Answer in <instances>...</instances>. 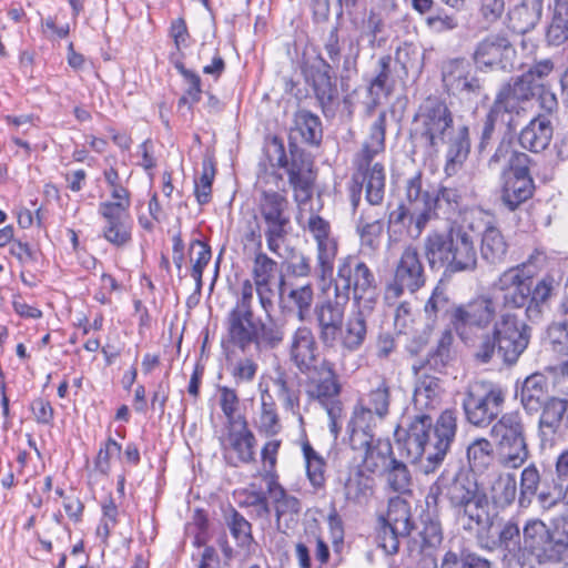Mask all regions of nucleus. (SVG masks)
I'll return each mask as SVG.
<instances>
[{"instance_id": "ea45409f", "label": "nucleus", "mask_w": 568, "mask_h": 568, "mask_svg": "<svg viewBox=\"0 0 568 568\" xmlns=\"http://www.w3.org/2000/svg\"><path fill=\"white\" fill-rule=\"evenodd\" d=\"M458 304L454 303L447 288L442 284V282L437 283L424 305L427 325L433 327L439 321H444L446 318H448L452 324V316Z\"/></svg>"}, {"instance_id": "3c124183", "label": "nucleus", "mask_w": 568, "mask_h": 568, "mask_svg": "<svg viewBox=\"0 0 568 568\" xmlns=\"http://www.w3.org/2000/svg\"><path fill=\"white\" fill-rule=\"evenodd\" d=\"M375 479L363 469H357L344 485L346 500L355 505H366L374 494Z\"/></svg>"}, {"instance_id": "13d9d810", "label": "nucleus", "mask_w": 568, "mask_h": 568, "mask_svg": "<svg viewBox=\"0 0 568 568\" xmlns=\"http://www.w3.org/2000/svg\"><path fill=\"white\" fill-rule=\"evenodd\" d=\"M442 388L440 381L430 374L423 373L414 392L415 408L422 410L429 407L434 408L439 402Z\"/></svg>"}, {"instance_id": "6e6552de", "label": "nucleus", "mask_w": 568, "mask_h": 568, "mask_svg": "<svg viewBox=\"0 0 568 568\" xmlns=\"http://www.w3.org/2000/svg\"><path fill=\"white\" fill-rule=\"evenodd\" d=\"M489 435L495 443L498 460L504 467L518 468L528 459L525 425L519 412L503 414L493 424Z\"/></svg>"}, {"instance_id": "7c9ffc66", "label": "nucleus", "mask_w": 568, "mask_h": 568, "mask_svg": "<svg viewBox=\"0 0 568 568\" xmlns=\"http://www.w3.org/2000/svg\"><path fill=\"white\" fill-rule=\"evenodd\" d=\"M318 346L311 328L298 327L290 343V359L302 374L311 372L317 358Z\"/></svg>"}, {"instance_id": "4468645a", "label": "nucleus", "mask_w": 568, "mask_h": 568, "mask_svg": "<svg viewBox=\"0 0 568 568\" xmlns=\"http://www.w3.org/2000/svg\"><path fill=\"white\" fill-rule=\"evenodd\" d=\"M499 316V311L490 295H480L476 298L458 304L452 316V328L458 337L468 344L473 342L475 331L487 329Z\"/></svg>"}, {"instance_id": "39448f33", "label": "nucleus", "mask_w": 568, "mask_h": 568, "mask_svg": "<svg viewBox=\"0 0 568 568\" xmlns=\"http://www.w3.org/2000/svg\"><path fill=\"white\" fill-rule=\"evenodd\" d=\"M454 128V114L446 101L429 95L418 106L409 130L412 153L425 160L438 155Z\"/></svg>"}, {"instance_id": "5fc2aeb1", "label": "nucleus", "mask_w": 568, "mask_h": 568, "mask_svg": "<svg viewBox=\"0 0 568 568\" xmlns=\"http://www.w3.org/2000/svg\"><path fill=\"white\" fill-rule=\"evenodd\" d=\"M559 318L549 324L547 336L557 353L568 354V295H564L558 308Z\"/></svg>"}, {"instance_id": "ddd939ff", "label": "nucleus", "mask_w": 568, "mask_h": 568, "mask_svg": "<svg viewBox=\"0 0 568 568\" xmlns=\"http://www.w3.org/2000/svg\"><path fill=\"white\" fill-rule=\"evenodd\" d=\"M355 171L348 184V195L353 212L361 204L362 192L372 206H379L385 199L386 172L384 164L373 161L354 160Z\"/></svg>"}, {"instance_id": "09e8293b", "label": "nucleus", "mask_w": 568, "mask_h": 568, "mask_svg": "<svg viewBox=\"0 0 568 568\" xmlns=\"http://www.w3.org/2000/svg\"><path fill=\"white\" fill-rule=\"evenodd\" d=\"M517 496V481L513 474L500 475L496 478L491 486L489 498V510L506 509L515 501Z\"/></svg>"}, {"instance_id": "a878e982", "label": "nucleus", "mask_w": 568, "mask_h": 568, "mask_svg": "<svg viewBox=\"0 0 568 568\" xmlns=\"http://www.w3.org/2000/svg\"><path fill=\"white\" fill-rule=\"evenodd\" d=\"M442 80L445 89L453 94L479 95L480 80L475 75L471 63L465 58L450 59L443 64Z\"/></svg>"}, {"instance_id": "603ef678", "label": "nucleus", "mask_w": 568, "mask_h": 568, "mask_svg": "<svg viewBox=\"0 0 568 568\" xmlns=\"http://www.w3.org/2000/svg\"><path fill=\"white\" fill-rule=\"evenodd\" d=\"M385 135L386 113L383 111L372 124L369 135L363 143L361 151L356 154L355 160L374 161L379 153L385 151Z\"/></svg>"}, {"instance_id": "4d7b16f0", "label": "nucleus", "mask_w": 568, "mask_h": 568, "mask_svg": "<svg viewBox=\"0 0 568 568\" xmlns=\"http://www.w3.org/2000/svg\"><path fill=\"white\" fill-rule=\"evenodd\" d=\"M376 425V414L372 408L358 403L353 410L348 427L351 428L349 443L355 444V439L363 440L368 437H375L373 429Z\"/></svg>"}, {"instance_id": "c9c22d12", "label": "nucleus", "mask_w": 568, "mask_h": 568, "mask_svg": "<svg viewBox=\"0 0 568 568\" xmlns=\"http://www.w3.org/2000/svg\"><path fill=\"white\" fill-rule=\"evenodd\" d=\"M448 233L445 230H432L423 240L422 252L433 272L443 271L448 275Z\"/></svg>"}, {"instance_id": "0eeeda50", "label": "nucleus", "mask_w": 568, "mask_h": 568, "mask_svg": "<svg viewBox=\"0 0 568 568\" xmlns=\"http://www.w3.org/2000/svg\"><path fill=\"white\" fill-rule=\"evenodd\" d=\"M255 220L268 250L278 254L281 243L292 231L291 205L286 196L276 191H261L256 199Z\"/></svg>"}, {"instance_id": "9b49d317", "label": "nucleus", "mask_w": 568, "mask_h": 568, "mask_svg": "<svg viewBox=\"0 0 568 568\" xmlns=\"http://www.w3.org/2000/svg\"><path fill=\"white\" fill-rule=\"evenodd\" d=\"M504 403L505 393L500 386L487 381H476L468 385L462 405L469 424L487 427L497 419Z\"/></svg>"}, {"instance_id": "f257e3e1", "label": "nucleus", "mask_w": 568, "mask_h": 568, "mask_svg": "<svg viewBox=\"0 0 568 568\" xmlns=\"http://www.w3.org/2000/svg\"><path fill=\"white\" fill-rule=\"evenodd\" d=\"M427 498L446 503L466 532L488 536L497 524L498 513L489 510L488 493L464 467L445 468L430 486Z\"/></svg>"}, {"instance_id": "473e14b6", "label": "nucleus", "mask_w": 568, "mask_h": 568, "mask_svg": "<svg viewBox=\"0 0 568 568\" xmlns=\"http://www.w3.org/2000/svg\"><path fill=\"white\" fill-rule=\"evenodd\" d=\"M538 420V437L542 447L554 446L561 435V425L566 408L564 398L552 397L540 410Z\"/></svg>"}, {"instance_id": "5701e85b", "label": "nucleus", "mask_w": 568, "mask_h": 568, "mask_svg": "<svg viewBox=\"0 0 568 568\" xmlns=\"http://www.w3.org/2000/svg\"><path fill=\"white\" fill-rule=\"evenodd\" d=\"M306 374V394L310 399L327 405L338 398L342 385L334 363L324 358L318 365H313L311 372Z\"/></svg>"}, {"instance_id": "c85d7f7f", "label": "nucleus", "mask_w": 568, "mask_h": 568, "mask_svg": "<svg viewBox=\"0 0 568 568\" xmlns=\"http://www.w3.org/2000/svg\"><path fill=\"white\" fill-rule=\"evenodd\" d=\"M552 485L556 484L551 469H544L542 473H539L535 464L528 465L520 474L519 507H528L534 496H537L538 503L541 506V495L550 491Z\"/></svg>"}, {"instance_id": "79ce46f5", "label": "nucleus", "mask_w": 568, "mask_h": 568, "mask_svg": "<svg viewBox=\"0 0 568 568\" xmlns=\"http://www.w3.org/2000/svg\"><path fill=\"white\" fill-rule=\"evenodd\" d=\"M508 243L495 224L487 223L481 232L480 255L490 265H500L506 261Z\"/></svg>"}, {"instance_id": "49530a36", "label": "nucleus", "mask_w": 568, "mask_h": 568, "mask_svg": "<svg viewBox=\"0 0 568 568\" xmlns=\"http://www.w3.org/2000/svg\"><path fill=\"white\" fill-rule=\"evenodd\" d=\"M392 62L393 58L389 54L382 55L377 61L375 75L367 85V93L374 104L379 103L382 95L389 97L395 89Z\"/></svg>"}, {"instance_id": "7ed1b4c3", "label": "nucleus", "mask_w": 568, "mask_h": 568, "mask_svg": "<svg viewBox=\"0 0 568 568\" xmlns=\"http://www.w3.org/2000/svg\"><path fill=\"white\" fill-rule=\"evenodd\" d=\"M457 432V410L445 409L433 422L430 415L419 412L407 415L395 429L397 444L406 457L415 463L425 456L423 470L434 473L444 462Z\"/></svg>"}, {"instance_id": "69168bd1", "label": "nucleus", "mask_w": 568, "mask_h": 568, "mask_svg": "<svg viewBox=\"0 0 568 568\" xmlns=\"http://www.w3.org/2000/svg\"><path fill=\"white\" fill-rule=\"evenodd\" d=\"M409 535L410 532H403L399 527L378 521L376 542L387 555H395L399 550L400 541Z\"/></svg>"}, {"instance_id": "c756f323", "label": "nucleus", "mask_w": 568, "mask_h": 568, "mask_svg": "<svg viewBox=\"0 0 568 568\" xmlns=\"http://www.w3.org/2000/svg\"><path fill=\"white\" fill-rule=\"evenodd\" d=\"M530 75L523 73L513 82L505 83L496 94L495 100L510 113H518L519 103L536 97L541 83L532 82Z\"/></svg>"}, {"instance_id": "6ab92c4d", "label": "nucleus", "mask_w": 568, "mask_h": 568, "mask_svg": "<svg viewBox=\"0 0 568 568\" xmlns=\"http://www.w3.org/2000/svg\"><path fill=\"white\" fill-rule=\"evenodd\" d=\"M317 64L304 70L305 81L311 85L314 97L325 116L334 114V102L338 99V90L333 81V64L322 55L316 58Z\"/></svg>"}, {"instance_id": "b1692460", "label": "nucleus", "mask_w": 568, "mask_h": 568, "mask_svg": "<svg viewBox=\"0 0 568 568\" xmlns=\"http://www.w3.org/2000/svg\"><path fill=\"white\" fill-rule=\"evenodd\" d=\"M291 160H287L286 169L288 183L294 191L295 200L306 202L312 197L315 176L313 174V161L310 155L295 143H290Z\"/></svg>"}, {"instance_id": "2eb2a0df", "label": "nucleus", "mask_w": 568, "mask_h": 568, "mask_svg": "<svg viewBox=\"0 0 568 568\" xmlns=\"http://www.w3.org/2000/svg\"><path fill=\"white\" fill-rule=\"evenodd\" d=\"M376 297H369L363 305L354 306L346 321L336 331L334 347H339L343 354H353L359 351L365 344L368 335V322L372 316Z\"/></svg>"}, {"instance_id": "e433bc0d", "label": "nucleus", "mask_w": 568, "mask_h": 568, "mask_svg": "<svg viewBox=\"0 0 568 568\" xmlns=\"http://www.w3.org/2000/svg\"><path fill=\"white\" fill-rule=\"evenodd\" d=\"M554 135V122L545 116H535L521 129L518 135L520 146L532 153L548 148Z\"/></svg>"}, {"instance_id": "f704fd0d", "label": "nucleus", "mask_w": 568, "mask_h": 568, "mask_svg": "<svg viewBox=\"0 0 568 568\" xmlns=\"http://www.w3.org/2000/svg\"><path fill=\"white\" fill-rule=\"evenodd\" d=\"M454 342L452 328L442 332L436 346L428 352L426 357L413 366L415 373L423 372L427 374H445L446 368L452 361L450 348Z\"/></svg>"}, {"instance_id": "4c0bfd02", "label": "nucleus", "mask_w": 568, "mask_h": 568, "mask_svg": "<svg viewBox=\"0 0 568 568\" xmlns=\"http://www.w3.org/2000/svg\"><path fill=\"white\" fill-rule=\"evenodd\" d=\"M323 124L318 115L307 109L300 108L293 114V126L291 129V139H301V142L318 148L323 141Z\"/></svg>"}, {"instance_id": "052dcab7", "label": "nucleus", "mask_w": 568, "mask_h": 568, "mask_svg": "<svg viewBox=\"0 0 568 568\" xmlns=\"http://www.w3.org/2000/svg\"><path fill=\"white\" fill-rule=\"evenodd\" d=\"M546 38L552 45H560L568 40V0H555Z\"/></svg>"}, {"instance_id": "9d476101", "label": "nucleus", "mask_w": 568, "mask_h": 568, "mask_svg": "<svg viewBox=\"0 0 568 568\" xmlns=\"http://www.w3.org/2000/svg\"><path fill=\"white\" fill-rule=\"evenodd\" d=\"M220 405L227 418V435L223 439L225 456L237 466L248 460V429L245 408L241 409L237 395L227 387L220 388Z\"/></svg>"}, {"instance_id": "cd10ccee", "label": "nucleus", "mask_w": 568, "mask_h": 568, "mask_svg": "<svg viewBox=\"0 0 568 568\" xmlns=\"http://www.w3.org/2000/svg\"><path fill=\"white\" fill-rule=\"evenodd\" d=\"M514 52L508 38L504 34L495 33L487 36L476 45L473 59L478 67L506 69Z\"/></svg>"}, {"instance_id": "2f4dec72", "label": "nucleus", "mask_w": 568, "mask_h": 568, "mask_svg": "<svg viewBox=\"0 0 568 568\" xmlns=\"http://www.w3.org/2000/svg\"><path fill=\"white\" fill-rule=\"evenodd\" d=\"M516 396H519L524 409L529 415L539 413L554 397L549 395L547 377L540 373L526 377L519 392L516 390Z\"/></svg>"}, {"instance_id": "0e129e2a", "label": "nucleus", "mask_w": 568, "mask_h": 568, "mask_svg": "<svg viewBox=\"0 0 568 568\" xmlns=\"http://www.w3.org/2000/svg\"><path fill=\"white\" fill-rule=\"evenodd\" d=\"M386 477L388 487L395 493H406L412 485V475L407 465L394 457L381 474Z\"/></svg>"}, {"instance_id": "864d4df0", "label": "nucleus", "mask_w": 568, "mask_h": 568, "mask_svg": "<svg viewBox=\"0 0 568 568\" xmlns=\"http://www.w3.org/2000/svg\"><path fill=\"white\" fill-rule=\"evenodd\" d=\"M501 201L509 211L517 210L523 203L532 197L534 180H501Z\"/></svg>"}, {"instance_id": "423d86ee", "label": "nucleus", "mask_w": 568, "mask_h": 568, "mask_svg": "<svg viewBox=\"0 0 568 568\" xmlns=\"http://www.w3.org/2000/svg\"><path fill=\"white\" fill-rule=\"evenodd\" d=\"M530 338L531 327L517 314H503L494 322L491 332L483 335L475 357L486 364L497 353L506 365L511 366L526 351Z\"/></svg>"}, {"instance_id": "4be33fe9", "label": "nucleus", "mask_w": 568, "mask_h": 568, "mask_svg": "<svg viewBox=\"0 0 568 568\" xmlns=\"http://www.w3.org/2000/svg\"><path fill=\"white\" fill-rule=\"evenodd\" d=\"M429 221L427 214L412 211L407 204L398 203L387 213L386 226L389 243H399L406 239H418Z\"/></svg>"}, {"instance_id": "a19ab883", "label": "nucleus", "mask_w": 568, "mask_h": 568, "mask_svg": "<svg viewBox=\"0 0 568 568\" xmlns=\"http://www.w3.org/2000/svg\"><path fill=\"white\" fill-rule=\"evenodd\" d=\"M263 154L265 161L258 163L256 186L263 180L267 183L268 178L276 179L274 170L287 165L283 140L276 135L265 138Z\"/></svg>"}, {"instance_id": "de8ad7c7", "label": "nucleus", "mask_w": 568, "mask_h": 568, "mask_svg": "<svg viewBox=\"0 0 568 568\" xmlns=\"http://www.w3.org/2000/svg\"><path fill=\"white\" fill-rule=\"evenodd\" d=\"M404 192V200L399 203L407 204L408 207L416 213L427 214V220L430 222V202L433 193L424 189L423 173L420 171H417L413 176L406 179Z\"/></svg>"}, {"instance_id": "e2e57ef3", "label": "nucleus", "mask_w": 568, "mask_h": 568, "mask_svg": "<svg viewBox=\"0 0 568 568\" xmlns=\"http://www.w3.org/2000/svg\"><path fill=\"white\" fill-rule=\"evenodd\" d=\"M302 452L306 464V475L314 488H322L325 485V459L305 439L302 442Z\"/></svg>"}, {"instance_id": "8fccbe9b", "label": "nucleus", "mask_w": 568, "mask_h": 568, "mask_svg": "<svg viewBox=\"0 0 568 568\" xmlns=\"http://www.w3.org/2000/svg\"><path fill=\"white\" fill-rule=\"evenodd\" d=\"M105 220L104 239L115 246H123L131 240L129 213L99 212Z\"/></svg>"}, {"instance_id": "bf43d9fd", "label": "nucleus", "mask_w": 568, "mask_h": 568, "mask_svg": "<svg viewBox=\"0 0 568 568\" xmlns=\"http://www.w3.org/2000/svg\"><path fill=\"white\" fill-rule=\"evenodd\" d=\"M466 455L470 470L478 473L487 470L495 459L493 444L484 437L474 439L468 445Z\"/></svg>"}, {"instance_id": "393cba45", "label": "nucleus", "mask_w": 568, "mask_h": 568, "mask_svg": "<svg viewBox=\"0 0 568 568\" xmlns=\"http://www.w3.org/2000/svg\"><path fill=\"white\" fill-rule=\"evenodd\" d=\"M349 301L339 298L334 292L333 298L317 303L314 315L317 323L318 338L324 349L334 347L336 331L339 332L345 318V307Z\"/></svg>"}, {"instance_id": "f03ea898", "label": "nucleus", "mask_w": 568, "mask_h": 568, "mask_svg": "<svg viewBox=\"0 0 568 568\" xmlns=\"http://www.w3.org/2000/svg\"><path fill=\"white\" fill-rule=\"evenodd\" d=\"M500 528L497 539L493 541L513 558L529 556L539 565L559 564L568 554V517L560 516L546 525L539 518L528 519L523 527V536L516 517L509 518Z\"/></svg>"}, {"instance_id": "bb28decb", "label": "nucleus", "mask_w": 568, "mask_h": 568, "mask_svg": "<svg viewBox=\"0 0 568 568\" xmlns=\"http://www.w3.org/2000/svg\"><path fill=\"white\" fill-rule=\"evenodd\" d=\"M352 449L363 452L362 464L358 469L369 474H382L390 459L395 457L389 439L368 437L363 440L355 439Z\"/></svg>"}, {"instance_id": "a211bd4d", "label": "nucleus", "mask_w": 568, "mask_h": 568, "mask_svg": "<svg viewBox=\"0 0 568 568\" xmlns=\"http://www.w3.org/2000/svg\"><path fill=\"white\" fill-rule=\"evenodd\" d=\"M277 476L268 474L266 484H258V488H251V506L256 507L257 516L263 517L270 514L267 495L275 504V514L277 520L286 513L298 514L301 511V501L292 495H287L285 489L278 484Z\"/></svg>"}, {"instance_id": "c03bdc74", "label": "nucleus", "mask_w": 568, "mask_h": 568, "mask_svg": "<svg viewBox=\"0 0 568 568\" xmlns=\"http://www.w3.org/2000/svg\"><path fill=\"white\" fill-rule=\"evenodd\" d=\"M420 568H491V562L468 548H458L446 551L439 567L433 559L422 560Z\"/></svg>"}, {"instance_id": "774afa93", "label": "nucleus", "mask_w": 568, "mask_h": 568, "mask_svg": "<svg viewBox=\"0 0 568 568\" xmlns=\"http://www.w3.org/2000/svg\"><path fill=\"white\" fill-rule=\"evenodd\" d=\"M215 178V163L211 154H206L202 162L201 176L195 180V196L200 204H206L211 200L212 183Z\"/></svg>"}, {"instance_id": "dca6fc26", "label": "nucleus", "mask_w": 568, "mask_h": 568, "mask_svg": "<svg viewBox=\"0 0 568 568\" xmlns=\"http://www.w3.org/2000/svg\"><path fill=\"white\" fill-rule=\"evenodd\" d=\"M307 229L316 242L315 275L320 281L332 278L334 264L338 252L337 241L331 236L329 222L317 214H312Z\"/></svg>"}, {"instance_id": "680f3d73", "label": "nucleus", "mask_w": 568, "mask_h": 568, "mask_svg": "<svg viewBox=\"0 0 568 568\" xmlns=\"http://www.w3.org/2000/svg\"><path fill=\"white\" fill-rule=\"evenodd\" d=\"M383 231L384 223L381 219L368 221L361 214L356 220L355 232L359 239V244L372 252L379 247Z\"/></svg>"}, {"instance_id": "58836bf2", "label": "nucleus", "mask_w": 568, "mask_h": 568, "mask_svg": "<svg viewBox=\"0 0 568 568\" xmlns=\"http://www.w3.org/2000/svg\"><path fill=\"white\" fill-rule=\"evenodd\" d=\"M541 14L542 0L523 1L509 10L508 28L517 34H525L537 26Z\"/></svg>"}, {"instance_id": "20e7f679", "label": "nucleus", "mask_w": 568, "mask_h": 568, "mask_svg": "<svg viewBox=\"0 0 568 568\" xmlns=\"http://www.w3.org/2000/svg\"><path fill=\"white\" fill-rule=\"evenodd\" d=\"M558 284L551 275H545L534 283L532 274L526 265L519 264L504 271L493 284V301L503 314H515V310L525 308L530 321L538 320L550 298L556 294Z\"/></svg>"}, {"instance_id": "aec40b11", "label": "nucleus", "mask_w": 568, "mask_h": 568, "mask_svg": "<svg viewBox=\"0 0 568 568\" xmlns=\"http://www.w3.org/2000/svg\"><path fill=\"white\" fill-rule=\"evenodd\" d=\"M248 281L243 282L242 300L230 312L223 346L226 355L234 359L237 353L245 354L248 345Z\"/></svg>"}, {"instance_id": "6e6d98bb", "label": "nucleus", "mask_w": 568, "mask_h": 568, "mask_svg": "<svg viewBox=\"0 0 568 568\" xmlns=\"http://www.w3.org/2000/svg\"><path fill=\"white\" fill-rule=\"evenodd\" d=\"M378 521L399 527L403 532H412L415 528L409 503L398 496L388 500L387 511L378 517Z\"/></svg>"}, {"instance_id": "a18cd8bd", "label": "nucleus", "mask_w": 568, "mask_h": 568, "mask_svg": "<svg viewBox=\"0 0 568 568\" xmlns=\"http://www.w3.org/2000/svg\"><path fill=\"white\" fill-rule=\"evenodd\" d=\"M463 196L457 187L439 186L435 194H432L430 221L434 219L452 220L462 209Z\"/></svg>"}, {"instance_id": "f8f14e48", "label": "nucleus", "mask_w": 568, "mask_h": 568, "mask_svg": "<svg viewBox=\"0 0 568 568\" xmlns=\"http://www.w3.org/2000/svg\"><path fill=\"white\" fill-rule=\"evenodd\" d=\"M427 282L425 265L417 246L406 245L395 262L392 280L386 285V298H399L405 293L415 294Z\"/></svg>"}, {"instance_id": "412c9836", "label": "nucleus", "mask_w": 568, "mask_h": 568, "mask_svg": "<svg viewBox=\"0 0 568 568\" xmlns=\"http://www.w3.org/2000/svg\"><path fill=\"white\" fill-rule=\"evenodd\" d=\"M253 277L262 310H274V286L283 293L285 281L278 273V265L263 252H257L254 258Z\"/></svg>"}, {"instance_id": "1a4fd4ad", "label": "nucleus", "mask_w": 568, "mask_h": 568, "mask_svg": "<svg viewBox=\"0 0 568 568\" xmlns=\"http://www.w3.org/2000/svg\"><path fill=\"white\" fill-rule=\"evenodd\" d=\"M331 281L339 298L349 301L352 295L354 306L363 305L364 301L374 297L377 290L374 272L355 255H347L338 261L336 277Z\"/></svg>"}, {"instance_id": "72a5a7b5", "label": "nucleus", "mask_w": 568, "mask_h": 568, "mask_svg": "<svg viewBox=\"0 0 568 568\" xmlns=\"http://www.w3.org/2000/svg\"><path fill=\"white\" fill-rule=\"evenodd\" d=\"M263 311L265 312L264 318H253L251 312V344H254L258 352H267L277 347L284 338L282 326L271 316L273 310Z\"/></svg>"}, {"instance_id": "f3484780", "label": "nucleus", "mask_w": 568, "mask_h": 568, "mask_svg": "<svg viewBox=\"0 0 568 568\" xmlns=\"http://www.w3.org/2000/svg\"><path fill=\"white\" fill-rule=\"evenodd\" d=\"M448 275L471 273L478 266L477 250L471 234L459 224L447 227Z\"/></svg>"}, {"instance_id": "338daca9", "label": "nucleus", "mask_w": 568, "mask_h": 568, "mask_svg": "<svg viewBox=\"0 0 568 568\" xmlns=\"http://www.w3.org/2000/svg\"><path fill=\"white\" fill-rule=\"evenodd\" d=\"M409 535L410 532H403L399 527L378 521L376 542L387 555H395L399 550L400 541Z\"/></svg>"}, {"instance_id": "37998d69", "label": "nucleus", "mask_w": 568, "mask_h": 568, "mask_svg": "<svg viewBox=\"0 0 568 568\" xmlns=\"http://www.w3.org/2000/svg\"><path fill=\"white\" fill-rule=\"evenodd\" d=\"M470 153V136L468 125L458 126L456 134L449 139L444 172L455 175L464 165Z\"/></svg>"}]
</instances>
